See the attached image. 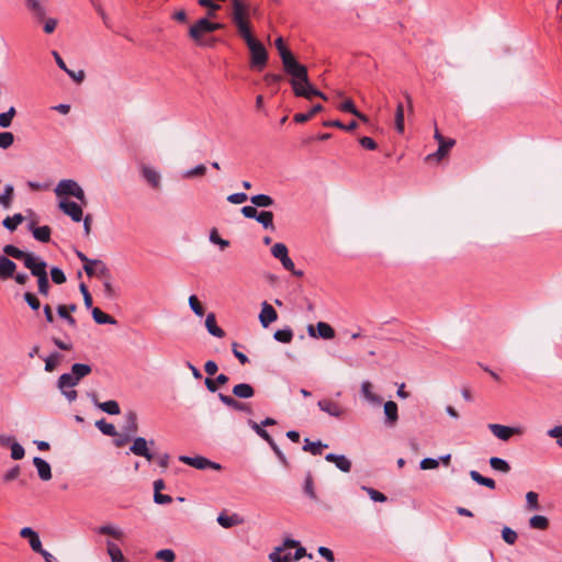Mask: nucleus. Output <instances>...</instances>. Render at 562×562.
Instances as JSON below:
<instances>
[{
	"label": "nucleus",
	"mask_w": 562,
	"mask_h": 562,
	"mask_svg": "<svg viewBox=\"0 0 562 562\" xmlns=\"http://www.w3.org/2000/svg\"><path fill=\"white\" fill-rule=\"evenodd\" d=\"M283 80L291 86L295 97L312 100L314 97L326 99L324 93L310 81L305 65L301 64L293 52L283 43Z\"/></svg>",
	"instance_id": "obj_1"
},
{
	"label": "nucleus",
	"mask_w": 562,
	"mask_h": 562,
	"mask_svg": "<svg viewBox=\"0 0 562 562\" xmlns=\"http://www.w3.org/2000/svg\"><path fill=\"white\" fill-rule=\"evenodd\" d=\"M233 22L237 27L239 36L246 42L250 52V67L262 70L268 60L266 47L251 33L248 22V7L241 0H232Z\"/></svg>",
	"instance_id": "obj_2"
},
{
	"label": "nucleus",
	"mask_w": 562,
	"mask_h": 562,
	"mask_svg": "<svg viewBox=\"0 0 562 562\" xmlns=\"http://www.w3.org/2000/svg\"><path fill=\"white\" fill-rule=\"evenodd\" d=\"M221 29H223V24L214 23L206 18H202L190 27L189 36L200 46L212 47L215 45L216 38L203 40V35Z\"/></svg>",
	"instance_id": "obj_3"
},
{
	"label": "nucleus",
	"mask_w": 562,
	"mask_h": 562,
	"mask_svg": "<svg viewBox=\"0 0 562 562\" xmlns=\"http://www.w3.org/2000/svg\"><path fill=\"white\" fill-rule=\"evenodd\" d=\"M304 557L312 559L313 555L307 553L306 549L297 540L283 539V562L299 561Z\"/></svg>",
	"instance_id": "obj_4"
},
{
	"label": "nucleus",
	"mask_w": 562,
	"mask_h": 562,
	"mask_svg": "<svg viewBox=\"0 0 562 562\" xmlns=\"http://www.w3.org/2000/svg\"><path fill=\"white\" fill-rule=\"evenodd\" d=\"M57 196L70 195L78 199L82 204L87 203L82 188L71 179H64L58 182L55 188Z\"/></svg>",
	"instance_id": "obj_5"
},
{
	"label": "nucleus",
	"mask_w": 562,
	"mask_h": 562,
	"mask_svg": "<svg viewBox=\"0 0 562 562\" xmlns=\"http://www.w3.org/2000/svg\"><path fill=\"white\" fill-rule=\"evenodd\" d=\"M46 268H47V263L41 258L29 268L32 276L37 278L40 294L45 295V296L48 295V291H49V281H48Z\"/></svg>",
	"instance_id": "obj_6"
},
{
	"label": "nucleus",
	"mask_w": 562,
	"mask_h": 562,
	"mask_svg": "<svg viewBox=\"0 0 562 562\" xmlns=\"http://www.w3.org/2000/svg\"><path fill=\"white\" fill-rule=\"evenodd\" d=\"M283 295L291 303H296L303 296L304 279L285 278L283 276Z\"/></svg>",
	"instance_id": "obj_7"
},
{
	"label": "nucleus",
	"mask_w": 562,
	"mask_h": 562,
	"mask_svg": "<svg viewBox=\"0 0 562 562\" xmlns=\"http://www.w3.org/2000/svg\"><path fill=\"white\" fill-rule=\"evenodd\" d=\"M80 382L71 372L64 373L58 378L57 386L68 402L77 398V391L74 387Z\"/></svg>",
	"instance_id": "obj_8"
},
{
	"label": "nucleus",
	"mask_w": 562,
	"mask_h": 562,
	"mask_svg": "<svg viewBox=\"0 0 562 562\" xmlns=\"http://www.w3.org/2000/svg\"><path fill=\"white\" fill-rule=\"evenodd\" d=\"M3 252L7 257L9 256L14 259L22 260L25 268L27 269L40 259V257H36L34 254L23 251L15 247L14 245H5L3 247Z\"/></svg>",
	"instance_id": "obj_9"
},
{
	"label": "nucleus",
	"mask_w": 562,
	"mask_h": 562,
	"mask_svg": "<svg viewBox=\"0 0 562 562\" xmlns=\"http://www.w3.org/2000/svg\"><path fill=\"white\" fill-rule=\"evenodd\" d=\"M488 429L498 439L507 441L515 435H522L524 430L521 427H510L501 424H490Z\"/></svg>",
	"instance_id": "obj_10"
},
{
	"label": "nucleus",
	"mask_w": 562,
	"mask_h": 562,
	"mask_svg": "<svg viewBox=\"0 0 562 562\" xmlns=\"http://www.w3.org/2000/svg\"><path fill=\"white\" fill-rule=\"evenodd\" d=\"M179 461L188 464L190 467H193L199 470H204L207 468H211L213 470H220L221 465L218 463H215L204 457L198 456V457H188V456H180Z\"/></svg>",
	"instance_id": "obj_11"
},
{
	"label": "nucleus",
	"mask_w": 562,
	"mask_h": 562,
	"mask_svg": "<svg viewBox=\"0 0 562 562\" xmlns=\"http://www.w3.org/2000/svg\"><path fill=\"white\" fill-rule=\"evenodd\" d=\"M154 440L148 442L145 438L137 437L130 447V451L135 456L144 457L147 461H151L154 459V454L149 451L148 445L154 446Z\"/></svg>",
	"instance_id": "obj_12"
},
{
	"label": "nucleus",
	"mask_w": 562,
	"mask_h": 562,
	"mask_svg": "<svg viewBox=\"0 0 562 562\" xmlns=\"http://www.w3.org/2000/svg\"><path fill=\"white\" fill-rule=\"evenodd\" d=\"M307 333L311 337H321L326 340L335 338V329L325 322H318L316 327L313 325L307 326Z\"/></svg>",
	"instance_id": "obj_13"
},
{
	"label": "nucleus",
	"mask_w": 562,
	"mask_h": 562,
	"mask_svg": "<svg viewBox=\"0 0 562 562\" xmlns=\"http://www.w3.org/2000/svg\"><path fill=\"white\" fill-rule=\"evenodd\" d=\"M283 270L289 272L285 278L305 279V271L303 267H297L293 260L288 256V249L283 245Z\"/></svg>",
	"instance_id": "obj_14"
},
{
	"label": "nucleus",
	"mask_w": 562,
	"mask_h": 562,
	"mask_svg": "<svg viewBox=\"0 0 562 562\" xmlns=\"http://www.w3.org/2000/svg\"><path fill=\"white\" fill-rule=\"evenodd\" d=\"M59 209L67 214L74 222L82 220V207L72 201L61 200L58 204Z\"/></svg>",
	"instance_id": "obj_15"
},
{
	"label": "nucleus",
	"mask_w": 562,
	"mask_h": 562,
	"mask_svg": "<svg viewBox=\"0 0 562 562\" xmlns=\"http://www.w3.org/2000/svg\"><path fill=\"white\" fill-rule=\"evenodd\" d=\"M454 143H439V147L435 153L428 154L425 161L429 165H438L445 157H447Z\"/></svg>",
	"instance_id": "obj_16"
},
{
	"label": "nucleus",
	"mask_w": 562,
	"mask_h": 562,
	"mask_svg": "<svg viewBox=\"0 0 562 562\" xmlns=\"http://www.w3.org/2000/svg\"><path fill=\"white\" fill-rule=\"evenodd\" d=\"M77 257L80 259L81 262H83V270L87 273V276H91L93 273L92 266H99V270L101 274H104V262L100 259H90L88 258L83 252L77 250L76 251Z\"/></svg>",
	"instance_id": "obj_17"
},
{
	"label": "nucleus",
	"mask_w": 562,
	"mask_h": 562,
	"mask_svg": "<svg viewBox=\"0 0 562 562\" xmlns=\"http://www.w3.org/2000/svg\"><path fill=\"white\" fill-rule=\"evenodd\" d=\"M218 398L221 400V402L223 404H225L227 407L234 409V411H237V412H245V413H248V414H251L252 411L249 406V404L247 403H241V402H238L237 400H235L233 396H229V395H225V394H222L220 393L218 394Z\"/></svg>",
	"instance_id": "obj_18"
},
{
	"label": "nucleus",
	"mask_w": 562,
	"mask_h": 562,
	"mask_svg": "<svg viewBox=\"0 0 562 562\" xmlns=\"http://www.w3.org/2000/svg\"><path fill=\"white\" fill-rule=\"evenodd\" d=\"M277 311L267 302L262 303L261 312L259 314V321L262 327L267 328L271 323L277 321Z\"/></svg>",
	"instance_id": "obj_19"
},
{
	"label": "nucleus",
	"mask_w": 562,
	"mask_h": 562,
	"mask_svg": "<svg viewBox=\"0 0 562 562\" xmlns=\"http://www.w3.org/2000/svg\"><path fill=\"white\" fill-rule=\"evenodd\" d=\"M20 536L22 538L29 539L30 546L33 551H35L37 553L42 552L43 547H42L41 539H40L37 532H35L32 528H30V527L22 528L20 531Z\"/></svg>",
	"instance_id": "obj_20"
},
{
	"label": "nucleus",
	"mask_w": 562,
	"mask_h": 562,
	"mask_svg": "<svg viewBox=\"0 0 562 562\" xmlns=\"http://www.w3.org/2000/svg\"><path fill=\"white\" fill-rule=\"evenodd\" d=\"M325 460L334 463L341 472L348 473L351 470V461L344 454L328 453Z\"/></svg>",
	"instance_id": "obj_21"
},
{
	"label": "nucleus",
	"mask_w": 562,
	"mask_h": 562,
	"mask_svg": "<svg viewBox=\"0 0 562 562\" xmlns=\"http://www.w3.org/2000/svg\"><path fill=\"white\" fill-rule=\"evenodd\" d=\"M317 405L321 411L325 412L329 416L340 417L344 414V409L340 405L331 400H321Z\"/></svg>",
	"instance_id": "obj_22"
},
{
	"label": "nucleus",
	"mask_w": 562,
	"mask_h": 562,
	"mask_svg": "<svg viewBox=\"0 0 562 562\" xmlns=\"http://www.w3.org/2000/svg\"><path fill=\"white\" fill-rule=\"evenodd\" d=\"M53 56L55 58L57 66L61 70H64L70 78H72L78 83L83 81V79H85L83 70H79L78 72H75L74 70H70L69 68H66V64H65L64 59L56 50L53 52Z\"/></svg>",
	"instance_id": "obj_23"
},
{
	"label": "nucleus",
	"mask_w": 562,
	"mask_h": 562,
	"mask_svg": "<svg viewBox=\"0 0 562 562\" xmlns=\"http://www.w3.org/2000/svg\"><path fill=\"white\" fill-rule=\"evenodd\" d=\"M16 265L7 256H0V279L7 280L14 276Z\"/></svg>",
	"instance_id": "obj_24"
},
{
	"label": "nucleus",
	"mask_w": 562,
	"mask_h": 562,
	"mask_svg": "<svg viewBox=\"0 0 562 562\" xmlns=\"http://www.w3.org/2000/svg\"><path fill=\"white\" fill-rule=\"evenodd\" d=\"M143 178L155 189L160 187V175L154 168L143 165L140 168Z\"/></svg>",
	"instance_id": "obj_25"
},
{
	"label": "nucleus",
	"mask_w": 562,
	"mask_h": 562,
	"mask_svg": "<svg viewBox=\"0 0 562 562\" xmlns=\"http://www.w3.org/2000/svg\"><path fill=\"white\" fill-rule=\"evenodd\" d=\"M33 464L37 470L41 480L49 481L52 479V469L47 461L40 457H35L33 459Z\"/></svg>",
	"instance_id": "obj_26"
},
{
	"label": "nucleus",
	"mask_w": 562,
	"mask_h": 562,
	"mask_svg": "<svg viewBox=\"0 0 562 562\" xmlns=\"http://www.w3.org/2000/svg\"><path fill=\"white\" fill-rule=\"evenodd\" d=\"M29 229L32 232L33 237L41 243H48L50 240L52 229L49 226L44 225L36 227L34 223L29 225Z\"/></svg>",
	"instance_id": "obj_27"
},
{
	"label": "nucleus",
	"mask_w": 562,
	"mask_h": 562,
	"mask_svg": "<svg viewBox=\"0 0 562 562\" xmlns=\"http://www.w3.org/2000/svg\"><path fill=\"white\" fill-rule=\"evenodd\" d=\"M124 432H127L128 435H135L138 430V424H137V414L134 411H128L124 415V426H123Z\"/></svg>",
	"instance_id": "obj_28"
},
{
	"label": "nucleus",
	"mask_w": 562,
	"mask_h": 562,
	"mask_svg": "<svg viewBox=\"0 0 562 562\" xmlns=\"http://www.w3.org/2000/svg\"><path fill=\"white\" fill-rule=\"evenodd\" d=\"M92 401L98 408L109 415H119L121 413L120 405L114 400L100 403L97 401V397L93 396Z\"/></svg>",
	"instance_id": "obj_29"
},
{
	"label": "nucleus",
	"mask_w": 562,
	"mask_h": 562,
	"mask_svg": "<svg viewBox=\"0 0 562 562\" xmlns=\"http://www.w3.org/2000/svg\"><path fill=\"white\" fill-rule=\"evenodd\" d=\"M205 327L207 331L214 337L223 338L225 336V331L217 326L216 317L213 313L207 314L205 318Z\"/></svg>",
	"instance_id": "obj_30"
},
{
	"label": "nucleus",
	"mask_w": 562,
	"mask_h": 562,
	"mask_svg": "<svg viewBox=\"0 0 562 562\" xmlns=\"http://www.w3.org/2000/svg\"><path fill=\"white\" fill-rule=\"evenodd\" d=\"M97 532L99 535H106V536H110L119 541L123 540L125 533L124 531L120 528V527H116L114 525H103V526H100L98 529H97Z\"/></svg>",
	"instance_id": "obj_31"
},
{
	"label": "nucleus",
	"mask_w": 562,
	"mask_h": 562,
	"mask_svg": "<svg viewBox=\"0 0 562 562\" xmlns=\"http://www.w3.org/2000/svg\"><path fill=\"white\" fill-rule=\"evenodd\" d=\"M233 394L238 398H250L254 396L255 390L248 383H239L233 387Z\"/></svg>",
	"instance_id": "obj_32"
},
{
	"label": "nucleus",
	"mask_w": 562,
	"mask_h": 562,
	"mask_svg": "<svg viewBox=\"0 0 562 562\" xmlns=\"http://www.w3.org/2000/svg\"><path fill=\"white\" fill-rule=\"evenodd\" d=\"M216 521L223 528H231V527L240 525L243 522L241 518L237 514H233L231 516H227V515H225L223 513L217 516Z\"/></svg>",
	"instance_id": "obj_33"
},
{
	"label": "nucleus",
	"mask_w": 562,
	"mask_h": 562,
	"mask_svg": "<svg viewBox=\"0 0 562 562\" xmlns=\"http://www.w3.org/2000/svg\"><path fill=\"white\" fill-rule=\"evenodd\" d=\"M384 414L386 416V423L393 426L398 419L397 404L393 401H387L384 404Z\"/></svg>",
	"instance_id": "obj_34"
},
{
	"label": "nucleus",
	"mask_w": 562,
	"mask_h": 562,
	"mask_svg": "<svg viewBox=\"0 0 562 562\" xmlns=\"http://www.w3.org/2000/svg\"><path fill=\"white\" fill-rule=\"evenodd\" d=\"M106 552L111 562H126L121 549L111 540L106 541Z\"/></svg>",
	"instance_id": "obj_35"
},
{
	"label": "nucleus",
	"mask_w": 562,
	"mask_h": 562,
	"mask_svg": "<svg viewBox=\"0 0 562 562\" xmlns=\"http://www.w3.org/2000/svg\"><path fill=\"white\" fill-rule=\"evenodd\" d=\"M92 317L97 324L103 325V324H110L115 325L116 321L112 316L103 313L99 307L92 308Z\"/></svg>",
	"instance_id": "obj_36"
},
{
	"label": "nucleus",
	"mask_w": 562,
	"mask_h": 562,
	"mask_svg": "<svg viewBox=\"0 0 562 562\" xmlns=\"http://www.w3.org/2000/svg\"><path fill=\"white\" fill-rule=\"evenodd\" d=\"M488 462H490V467L494 471H497V472H501V473H505V474L510 471L509 463L506 460L502 459V458L492 457Z\"/></svg>",
	"instance_id": "obj_37"
},
{
	"label": "nucleus",
	"mask_w": 562,
	"mask_h": 562,
	"mask_svg": "<svg viewBox=\"0 0 562 562\" xmlns=\"http://www.w3.org/2000/svg\"><path fill=\"white\" fill-rule=\"evenodd\" d=\"M303 450L310 452L313 456L322 454V448H327L326 443H322V441H310V439L304 440Z\"/></svg>",
	"instance_id": "obj_38"
},
{
	"label": "nucleus",
	"mask_w": 562,
	"mask_h": 562,
	"mask_svg": "<svg viewBox=\"0 0 562 562\" xmlns=\"http://www.w3.org/2000/svg\"><path fill=\"white\" fill-rule=\"evenodd\" d=\"M322 104H314L307 112L296 113L294 115L295 123H304L308 121L313 115L322 111Z\"/></svg>",
	"instance_id": "obj_39"
},
{
	"label": "nucleus",
	"mask_w": 562,
	"mask_h": 562,
	"mask_svg": "<svg viewBox=\"0 0 562 562\" xmlns=\"http://www.w3.org/2000/svg\"><path fill=\"white\" fill-rule=\"evenodd\" d=\"M362 395L371 403L380 404L381 398L372 392V384L369 381H363L361 384Z\"/></svg>",
	"instance_id": "obj_40"
},
{
	"label": "nucleus",
	"mask_w": 562,
	"mask_h": 562,
	"mask_svg": "<svg viewBox=\"0 0 562 562\" xmlns=\"http://www.w3.org/2000/svg\"><path fill=\"white\" fill-rule=\"evenodd\" d=\"M103 283V294L106 299L113 300L117 296V292L112 283V277L109 274L108 277L102 278Z\"/></svg>",
	"instance_id": "obj_41"
},
{
	"label": "nucleus",
	"mask_w": 562,
	"mask_h": 562,
	"mask_svg": "<svg viewBox=\"0 0 562 562\" xmlns=\"http://www.w3.org/2000/svg\"><path fill=\"white\" fill-rule=\"evenodd\" d=\"M470 476L477 484L486 486L491 490H494L496 486L495 481L493 479L485 477L475 470L470 471Z\"/></svg>",
	"instance_id": "obj_42"
},
{
	"label": "nucleus",
	"mask_w": 562,
	"mask_h": 562,
	"mask_svg": "<svg viewBox=\"0 0 562 562\" xmlns=\"http://www.w3.org/2000/svg\"><path fill=\"white\" fill-rule=\"evenodd\" d=\"M339 109H340L341 111H344V112H348V113L353 114L355 116L359 117L360 120H362V121H364V122H367V121H368L367 116H366V115H363L362 113H360V112L357 110V108H356V105H355V103H353V101H352L351 99H348V100L344 101V102L340 104Z\"/></svg>",
	"instance_id": "obj_43"
},
{
	"label": "nucleus",
	"mask_w": 562,
	"mask_h": 562,
	"mask_svg": "<svg viewBox=\"0 0 562 562\" xmlns=\"http://www.w3.org/2000/svg\"><path fill=\"white\" fill-rule=\"evenodd\" d=\"M394 127L400 134L404 132V105L402 102L396 105Z\"/></svg>",
	"instance_id": "obj_44"
},
{
	"label": "nucleus",
	"mask_w": 562,
	"mask_h": 562,
	"mask_svg": "<svg viewBox=\"0 0 562 562\" xmlns=\"http://www.w3.org/2000/svg\"><path fill=\"white\" fill-rule=\"evenodd\" d=\"M24 221V216L20 213L14 214L13 216H8L3 220L2 225L9 229L10 232H13L16 229V227Z\"/></svg>",
	"instance_id": "obj_45"
},
{
	"label": "nucleus",
	"mask_w": 562,
	"mask_h": 562,
	"mask_svg": "<svg viewBox=\"0 0 562 562\" xmlns=\"http://www.w3.org/2000/svg\"><path fill=\"white\" fill-rule=\"evenodd\" d=\"M95 427L105 436H116L117 431L113 424L108 423L105 419H100L95 422Z\"/></svg>",
	"instance_id": "obj_46"
},
{
	"label": "nucleus",
	"mask_w": 562,
	"mask_h": 562,
	"mask_svg": "<svg viewBox=\"0 0 562 562\" xmlns=\"http://www.w3.org/2000/svg\"><path fill=\"white\" fill-rule=\"evenodd\" d=\"M27 8L33 12L34 16L38 20H44L45 9L37 0H25Z\"/></svg>",
	"instance_id": "obj_47"
},
{
	"label": "nucleus",
	"mask_w": 562,
	"mask_h": 562,
	"mask_svg": "<svg viewBox=\"0 0 562 562\" xmlns=\"http://www.w3.org/2000/svg\"><path fill=\"white\" fill-rule=\"evenodd\" d=\"M92 369L89 364L86 363H75L71 367V373L78 379L81 380L85 376L91 373Z\"/></svg>",
	"instance_id": "obj_48"
},
{
	"label": "nucleus",
	"mask_w": 562,
	"mask_h": 562,
	"mask_svg": "<svg viewBox=\"0 0 562 562\" xmlns=\"http://www.w3.org/2000/svg\"><path fill=\"white\" fill-rule=\"evenodd\" d=\"M529 526L532 529L544 530L549 526V520L546 516L535 515L529 519Z\"/></svg>",
	"instance_id": "obj_49"
},
{
	"label": "nucleus",
	"mask_w": 562,
	"mask_h": 562,
	"mask_svg": "<svg viewBox=\"0 0 562 562\" xmlns=\"http://www.w3.org/2000/svg\"><path fill=\"white\" fill-rule=\"evenodd\" d=\"M250 202L256 207H268L272 205L273 200L267 194H257L250 198Z\"/></svg>",
	"instance_id": "obj_50"
},
{
	"label": "nucleus",
	"mask_w": 562,
	"mask_h": 562,
	"mask_svg": "<svg viewBox=\"0 0 562 562\" xmlns=\"http://www.w3.org/2000/svg\"><path fill=\"white\" fill-rule=\"evenodd\" d=\"M280 83V75H267L265 77V85L270 89L271 93H277L279 91Z\"/></svg>",
	"instance_id": "obj_51"
},
{
	"label": "nucleus",
	"mask_w": 562,
	"mask_h": 562,
	"mask_svg": "<svg viewBox=\"0 0 562 562\" xmlns=\"http://www.w3.org/2000/svg\"><path fill=\"white\" fill-rule=\"evenodd\" d=\"M256 220L265 228H273V214H272V212L261 211V212L258 213Z\"/></svg>",
	"instance_id": "obj_52"
},
{
	"label": "nucleus",
	"mask_w": 562,
	"mask_h": 562,
	"mask_svg": "<svg viewBox=\"0 0 562 562\" xmlns=\"http://www.w3.org/2000/svg\"><path fill=\"white\" fill-rule=\"evenodd\" d=\"M61 358H63L61 355L58 353V352L50 353L45 359V371L53 372L57 368V366L59 364Z\"/></svg>",
	"instance_id": "obj_53"
},
{
	"label": "nucleus",
	"mask_w": 562,
	"mask_h": 562,
	"mask_svg": "<svg viewBox=\"0 0 562 562\" xmlns=\"http://www.w3.org/2000/svg\"><path fill=\"white\" fill-rule=\"evenodd\" d=\"M205 172H206V167L204 165H198L194 168L183 171L181 177L183 179H191V178H195V177H202L205 175Z\"/></svg>",
	"instance_id": "obj_54"
},
{
	"label": "nucleus",
	"mask_w": 562,
	"mask_h": 562,
	"mask_svg": "<svg viewBox=\"0 0 562 562\" xmlns=\"http://www.w3.org/2000/svg\"><path fill=\"white\" fill-rule=\"evenodd\" d=\"M13 196V187L11 184H7L4 188V192L0 194V204L4 209H9L11 205Z\"/></svg>",
	"instance_id": "obj_55"
},
{
	"label": "nucleus",
	"mask_w": 562,
	"mask_h": 562,
	"mask_svg": "<svg viewBox=\"0 0 562 562\" xmlns=\"http://www.w3.org/2000/svg\"><path fill=\"white\" fill-rule=\"evenodd\" d=\"M189 306L196 316L202 317L204 315V308L195 295L189 296Z\"/></svg>",
	"instance_id": "obj_56"
},
{
	"label": "nucleus",
	"mask_w": 562,
	"mask_h": 562,
	"mask_svg": "<svg viewBox=\"0 0 562 562\" xmlns=\"http://www.w3.org/2000/svg\"><path fill=\"white\" fill-rule=\"evenodd\" d=\"M16 114V111L13 106H11L7 112L0 114V126L1 127H9L12 123V120L14 115Z\"/></svg>",
	"instance_id": "obj_57"
},
{
	"label": "nucleus",
	"mask_w": 562,
	"mask_h": 562,
	"mask_svg": "<svg viewBox=\"0 0 562 562\" xmlns=\"http://www.w3.org/2000/svg\"><path fill=\"white\" fill-rule=\"evenodd\" d=\"M258 436L260 438H262L265 441H267L270 445V447L273 449L276 454L281 458V449L279 448V446L276 443V441L272 439V437L270 436V434L266 429H262L258 434Z\"/></svg>",
	"instance_id": "obj_58"
},
{
	"label": "nucleus",
	"mask_w": 562,
	"mask_h": 562,
	"mask_svg": "<svg viewBox=\"0 0 562 562\" xmlns=\"http://www.w3.org/2000/svg\"><path fill=\"white\" fill-rule=\"evenodd\" d=\"M304 492L311 499H313V501L317 499L316 493L314 491L313 477L311 474H307L305 477Z\"/></svg>",
	"instance_id": "obj_59"
},
{
	"label": "nucleus",
	"mask_w": 562,
	"mask_h": 562,
	"mask_svg": "<svg viewBox=\"0 0 562 562\" xmlns=\"http://www.w3.org/2000/svg\"><path fill=\"white\" fill-rule=\"evenodd\" d=\"M362 490L367 492V494L373 502L384 503L387 499L383 493L372 487L362 486Z\"/></svg>",
	"instance_id": "obj_60"
},
{
	"label": "nucleus",
	"mask_w": 562,
	"mask_h": 562,
	"mask_svg": "<svg viewBox=\"0 0 562 562\" xmlns=\"http://www.w3.org/2000/svg\"><path fill=\"white\" fill-rule=\"evenodd\" d=\"M502 538L508 544H514L517 540V532L509 527H504L502 530Z\"/></svg>",
	"instance_id": "obj_61"
},
{
	"label": "nucleus",
	"mask_w": 562,
	"mask_h": 562,
	"mask_svg": "<svg viewBox=\"0 0 562 562\" xmlns=\"http://www.w3.org/2000/svg\"><path fill=\"white\" fill-rule=\"evenodd\" d=\"M210 241L215 245H218L221 249H225L229 245L228 240L221 238L216 229H212V232L210 233Z\"/></svg>",
	"instance_id": "obj_62"
},
{
	"label": "nucleus",
	"mask_w": 562,
	"mask_h": 562,
	"mask_svg": "<svg viewBox=\"0 0 562 562\" xmlns=\"http://www.w3.org/2000/svg\"><path fill=\"white\" fill-rule=\"evenodd\" d=\"M156 558L164 562H173L176 560V554L171 549H162L156 553Z\"/></svg>",
	"instance_id": "obj_63"
},
{
	"label": "nucleus",
	"mask_w": 562,
	"mask_h": 562,
	"mask_svg": "<svg viewBox=\"0 0 562 562\" xmlns=\"http://www.w3.org/2000/svg\"><path fill=\"white\" fill-rule=\"evenodd\" d=\"M50 277L54 283L63 284L66 282V276L64 271L57 267H53L50 270Z\"/></svg>",
	"instance_id": "obj_64"
}]
</instances>
